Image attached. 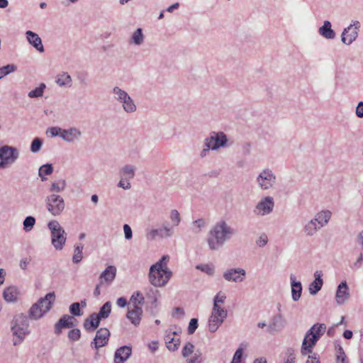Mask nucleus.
I'll use <instances>...</instances> for the list:
<instances>
[{"mask_svg":"<svg viewBox=\"0 0 363 363\" xmlns=\"http://www.w3.org/2000/svg\"><path fill=\"white\" fill-rule=\"evenodd\" d=\"M246 276V272L242 268H232L223 272V277L227 281L242 282Z\"/></svg>","mask_w":363,"mask_h":363,"instance_id":"obj_13","label":"nucleus"},{"mask_svg":"<svg viewBox=\"0 0 363 363\" xmlns=\"http://www.w3.org/2000/svg\"><path fill=\"white\" fill-rule=\"evenodd\" d=\"M243 354V350L238 348L234 354L233 360L230 363H241V358Z\"/></svg>","mask_w":363,"mask_h":363,"instance_id":"obj_59","label":"nucleus"},{"mask_svg":"<svg viewBox=\"0 0 363 363\" xmlns=\"http://www.w3.org/2000/svg\"><path fill=\"white\" fill-rule=\"evenodd\" d=\"M290 281L291 287V296L292 299L294 301H297L301 298L302 294V285L301 283L296 280L294 274L290 275Z\"/></svg>","mask_w":363,"mask_h":363,"instance_id":"obj_24","label":"nucleus"},{"mask_svg":"<svg viewBox=\"0 0 363 363\" xmlns=\"http://www.w3.org/2000/svg\"><path fill=\"white\" fill-rule=\"evenodd\" d=\"M211 313L218 316L220 319L225 320L228 316V311L225 308L222 306H213Z\"/></svg>","mask_w":363,"mask_h":363,"instance_id":"obj_46","label":"nucleus"},{"mask_svg":"<svg viewBox=\"0 0 363 363\" xmlns=\"http://www.w3.org/2000/svg\"><path fill=\"white\" fill-rule=\"evenodd\" d=\"M110 332L106 328H101L96 331L95 337L91 342V347L95 350H99L106 345L108 342Z\"/></svg>","mask_w":363,"mask_h":363,"instance_id":"obj_12","label":"nucleus"},{"mask_svg":"<svg viewBox=\"0 0 363 363\" xmlns=\"http://www.w3.org/2000/svg\"><path fill=\"white\" fill-rule=\"evenodd\" d=\"M66 186V182L64 179H60L53 182L50 186V191L52 192H61L64 191Z\"/></svg>","mask_w":363,"mask_h":363,"instance_id":"obj_43","label":"nucleus"},{"mask_svg":"<svg viewBox=\"0 0 363 363\" xmlns=\"http://www.w3.org/2000/svg\"><path fill=\"white\" fill-rule=\"evenodd\" d=\"M235 233L236 230L225 220H221L217 222L208 233L206 240L209 249L211 250H219Z\"/></svg>","mask_w":363,"mask_h":363,"instance_id":"obj_1","label":"nucleus"},{"mask_svg":"<svg viewBox=\"0 0 363 363\" xmlns=\"http://www.w3.org/2000/svg\"><path fill=\"white\" fill-rule=\"evenodd\" d=\"M285 326V320L281 314L274 315L269 322L267 331L271 334L281 331Z\"/></svg>","mask_w":363,"mask_h":363,"instance_id":"obj_14","label":"nucleus"},{"mask_svg":"<svg viewBox=\"0 0 363 363\" xmlns=\"http://www.w3.org/2000/svg\"><path fill=\"white\" fill-rule=\"evenodd\" d=\"M48 228L50 231L51 243L54 248L56 250H62L67 240V233L64 228L55 220H50Z\"/></svg>","mask_w":363,"mask_h":363,"instance_id":"obj_4","label":"nucleus"},{"mask_svg":"<svg viewBox=\"0 0 363 363\" xmlns=\"http://www.w3.org/2000/svg\"><path fill=\"white\" fill-rule=\"evenodd\" d=\"M194 350V345L191 342H187L182 348V354L184 357H187L192 354Z\"/></svg>","mask_w":363,"mask_h":363,"instance_id":"obj_54","label":"nucleus"},{"mask_svg":"<svg viewBox=\"0 0 363 363\" xmlns=\"http://www.w3.org/2000/svg\"><path fill=\"white\" fill-rule=\"evenodd\" d=\"M48 131L50 133L52 137L62 135L63 129L60 127H52L48 129Z\"/></svg>","mask_w":363,"mask_h":363,"instance_id":"obj_61","label":"nucleus"},{"mask_svg":"<svg viewBox=\"0 0 363 363\" xmlns=\"http://www.w3.org/2000/svg\"><path fill=\"white\" fill-rule=\"evenodd\" d=\"M74 318L69 315H64L55 325V333L59 335L62 328H71L74 326Z\"/></svg>","mask_w":363,"mask_h":363,"instance_id":"obj_19","label":"nucleus"},{"mask_svg":"<svg viewBox=\"0 0 363 363\" xmlns=\"http://www.w3.org/2000/svg\"><path fill=\"white\" fill-rule=\"evenodd\" d=\"M198 328V320L196 318H191L189 327H188V333L189 335H192L195 333L196 328Z\"/></svg>","mask_w":363,"mask_h":363,"instance_id":"obj_58","label":"nucleus"},{"mask_svg":"<svg viewBox=\"0 0 363 363\" xmlns=\"http://www.w3.org/2000/svg\"><path fill=\"white\" fill-rule=\"evenodd\" d=\"M350 297L349 288L347 282L342 281L337 286L335 299L337 304H343Z\"/></svg>","mask_w":363,"mask_h":363,"instance_id":"obj_16","label":"nucleus"},{"mask_svg":"<svg viewBox=\"0 0 363 363\" xmlns=\"http://www.w3.org/2000/svg\"><path fill=\"white\" fill-rule=\"evenodd\" d=\"M144 296L140 291L133 293L130 298V302L133 303V306L135 305L141 306L144 303Z\"/></svg>","mask_w":363,"mask_h":363,"instance_id":"obj_45","label":"nucleus"},{"mask_svg":"<svg viewBox=\"0 0 363 363\" xmlns=\"http://www.w3.org/2000/svg\"><path fill=\"white\" fill-rule=\"evenodd\" d=\"M18 295L19 290L15 286L6 287L3 291V298L8 303L16 302Z\"/></svg>","mask_w":363,"mask_h":363,"instance_id":"obj_25","label":"nucleus"},{"mask_svg":"<svg viewBox=\"0 0 363 363\" xmlns=\"http://www.w3.org/2000/svg\"><path fill=\"white\" fill-rule=\"evenodd\" d=\"M175 335H177L176 332L169 331L164 337L167 347L172 352L177 350L180 344V339L175 337Z\"/></svg>","mask_w":363,"mask_h":363,"instance_id":"obj_22","label":"nucleus"},{"mask_svg":"<svg viewBox=\"0 0 363 363\" xmlns=\"http://www.w3.org/2000/svg\"><path fill=\"white\" fill-rule=\"evenodd\" d=\"M158 237L160 238H168L174 235L173 226L170 227L168 225H164L162 228L157 229Z\"/></svg>","mask_w":363,"mask_h":363,"instance_id":"obj_40","label":"nucleus"},{"mask_svg":"<svg viewBox=\"0 0 363 363\" xmlns=\"http://www.w3.org/2000/svg\"><path fill=\"white\" fill-rule=\"evenodd\" d=\"M225 320L220 319L218 316L211 314L208 319V330L211 333H215L223 324Z\"/></svg>","mask_w":363,"mask_h":363,"instance_id":"obj_34","label":"nucleus"},{"mask_svg":"<svg viewBox=\"0 0 363 363\" xmlns=\"http://www.w3.org/2000/svg\"><path fill=\"white\" fill-rule=\"evenodd\" d=\"M118 103L122 105L123 111L127 113H132L136 111L137 106L129 94L124 96V98Z\"/></svg>","mask_w":363,"mask_h":363,"instance_id":"obj_30","label":"nucleus"},{"mask_svg":"<svg viewBox=\"0 0 363 363\" xmlns=\"http://www.w3.org/2000/svg\"><path fill=\"white\" fill-rule=\"evenodd\" d=\"M69 312L72 315L75 316L81 315L80 303L78 302L72 303L69 306Z\"/></svg>","mask_w":363,"mask_h":363,"instance_id":"obj_56","label":"nucleus"},{"mask_svg":"<svg viewBox=\"0 0 363 363\" xmlns=\"http://www.w3.org/2000/svg\"><path fill=\"white\" fill-rule=\"evenodd\" d=\"M169 218L173 223V226H178L181 222L180 213L176 209H173L170 211Z\"/></svg>","mask_w":363,"mask_h":363,"instance_id":"obj_52","label":"nucleus"},{"mask_svg":"<svg viewBox=\"0 0 363 363\" xmlns=\"http://www.w3.org/2000/svg\"><path fill=\"white\" fill-rule=\"evenodd\" d=\"M320 229H321V227L313 218L306 223L303 226V232L308 237L313 236Z\"/></svg>","mask_w":363,"mask_h":363,"instance_id":"obj_33","label":"nucleus"},{"mask_svg":"<svg viewBox=\"0 0 363 363\" xmlns=\"http://www.w3.org/2000/svg\"><path fill=\"white\" fill-rule=\"evenodd\" d=\"M201 356V353L197 351L190 359H187L186 363H200Z\"/></svg>","mask_w":363,"mask_h":363,"instance_id":"obj_62","label":"nucleus"},{"mask_svg":"<svg viewBox=\"0 0 363 363\" xmlns=\"http://www.w3.org/2000/svg\"><path fill=\"white\" fill-rule=\"evenodd\" d=\"M268 242L267 235L264 233H262L256 240V244L259 247H264Z\"/></svg>","mask_w":363,"mask_h":363,"instance_id":"obj_60","label":"nucleus"},{"mask_svg":"<svg viewBox=\"0 0 363 363\" xmlns=\"http://www.w3.org/2000/svg\"><path fill=\"white\" fill-rule=\"evenodd\" d=\"M143 315V309L141 306L138 305L134 306L132 308H128V311L126 313V318L133 324L135 326H138L140 323L141 317Z\"/></svg>","mask_w":363,"mask_h":363,"instance_id":"obj_15","label":"nucleus"},{"mask_svg":"<svg viewBox=\"0 0 363 363\" xmlns=\"http://www.w3.org/2000/svg\"><path fill=\"white\" fill-rule=\"evenodd\" d=\"M46 205L48 211L55 216L60 215L65 206L62 197L56 194H52L46 198Z\"/></svg>","mask_w":363,"mask_h":363,"instance_id":"obj_8","label":"nucleus"},{"mask_svg":"<svg viewBox=\"0 0 363 363\" xmlns=\"http://www.w3.org/2000/svg\"><path fill=\"white\" fill-rule=\"evenodd\" d=\"M227 136L223 132H211L204 140V146L211 150H216L226 146Z\"/></svg>","mask_w":363,"mask_h":363,"instance_id":"obj_7","label":"nucleus"},{"mask_svg":"<svg viewBox=\"0 0 363 363\" xmlns=\"http://www.w3.org/2000/svg\"><path fill=\"white\" fill-rule=\"evenodd\" d=\"M18 150L12 146L4 145L0 147V169L13 164L18 158Z\"/></svg>","mask_w":363,"mask_h":363,"instance_id":"obj_6","label":"nucleus"},{"mask_svg":"<svg viewBox=\"0 0 363 363\" xmlns=\"http://www.w3.org/2000/svg\"><path fill=\"white\" fill-rule=\"evenodd\" d=\"M318 33L327 40H333L336 37V33L332 28V24L329 21L323 22V26L318 28Z\"/></svg>","mask_w":363,"mask_h":363,"instance_id":"obj_23","label":"nucleus"},{"mask_svg":"<svg viewBox=\"0 0 363 363\" xmlns=\"http://www.w3.org/2000/svg\"><path fill=\"white\" fill-rule=\"evenodd\" d=\"M16 69L17 67L13 64L0 67V79L10 73L15 72Z\"/></svg>","mask_w":363,"mask_h":363,"instance_id":"obj_47","label":"nucleus"},{"mask_svg":"<svg viewBox=\"0 0 363 363\" xmlns=\"http://www.w3.org/2000/svg\"><path fill=\"white\" fill-rule=\"evenodd\" d=\"M277 182V176L269 168L262 169L256 177V183L262 191L273 189Z\"/></svg>","mask_w":363,"mask_h":363,"instance_id":"obj_5","label":"nucleus"},{"mask_svg":"<svg viewBox=\"0 0 363 363\" xmlns=\"http://www.w3.org/2000/svg\"><path fill=\"white\" fill-rule=\"evenodd\" d=\"M336 363H348L347 356L342 347L338 348Z\"/></svg>","mask_w":363,"mask_h":363,"instance_id":"obj_55","label":"nucleus"},{"mask_svg":"<svg viewBox=\"0 0 363 363\" xmlns=\"http://www.w3.org/2000/svg\"><path fill=\"white\" fill-rule=\"evenodd\" d=\"M133 43L137 45H141L144 42V35L140 28H138L132 35Z\"/></svg>","mask_w":363,"mask_h":363,"instance_id":"obj_44","label":"nucleus"},{"mask_svg":"<svg viewBox=\"0 0 363 363\" xmlns=\"http://www.w3.org/2000/svg\"><path fill=\"white\" fill-rule=\"evenodd\" d=\"M315 280L309 285V292L311 295H315L322 288L323 281L321 279V272L316 271L314 274Z\"/></svg>","mask_w":363,"mask_h":363,"instance_id":"obj_28","label":"nucleus"},{"mask_svg":"<svg viewBox=\"0 0 363 363\" xmlns=\"http://www.w3.org/2000/svg\"><path fill=\"white\" fill-rule=\"evenodd\" d=\"M46 88V85L44 83H41L40 86L35 89L28 92V96L30 98H38L43 95L44 90Z\"/></svg>","mask_w":363,"mask_h":363,"instance_id":"obj_42","label":"nucleus"},{"mask_svg":"<svg viewBox=\"0 0 363 363\" xmlns=\"http://www.w3.org/2000/svg\"><path fill=\"white\" fill-rule=\"evenodd\" d=\"M43 141L40 138H35L30 145V151L33 153L38 152L43 145Z\"/></svg>","mask_w":363,"mask_h":363,"instance_id":"obj_51","label":"nucleus"},{"mask_svg":"<svg viewBox=\"0 0 363 363\" xmlns=\"http://www.w3.org/2000/svg\"><path fill=\"white\" fill-rule=\"evenodd\" d=\"M83 249L84 245L82 244H78L74 246V252L72 257V261L74 263L78 264L83 259Z\"/></svg>","mask_w":363,"mask_h":363,"instance_id":"obj_41","label":"nucleus"},{"mask_svg":"<svg viewBox=\"0 0 363 363\" xmlns=\"http://www.w3.org/2000/svg\"><path fill=\"white\" fill-rule=\"evenodd\" d=\"M196 269L206 273L209 276H213L214 274L215 268L213 264H198L196 266Z\"/></svg>","mask_w":363,"mask_h":363,"instance_id":"obj_49","label":"nucleus"},{"mask_svg":"<svg viewBox=\"0 0 363 363\" xmlns=\"http://www.w3.org/2000/svg\"><path fill=\"white\" fill-rule=\"evenodd\" d=\"M207 225L206 221L203 218H199L192 223L191 230L194 233H200Z\"/></svg>","mask_w":363,"mask_h":363,"instance_id":"obj_38","label":"nucleus"},{"mask_svg":"<svg viewBox=\"0 0 363 363\" xmlns=\"http://www.w3.org/2000/svg\"><path fill=\"white\" fill-rule=\"evenodd\" d=\"M116 272L117 270L115 266L110 265L107 267L99 277L100 284H111L116 278Z\"/></svg>","mask_w":363,"mask_h":363,"instance_id":"obj_18","label":"nucleus"},{"mask_svg":"<svg viewBox=\"0 0 363 363\" xmlns=\"http://www.w3.org/2000/svg\"><path fill=\"white\" fill-rule=\"evenodd\" d=\"M360 26L359 21H355L354 24H350L345 28L341 35V40L345 45L352 44L358 36V29Z\"/></svg>","mask_w":363,"mask_h":363,"instance_id":"obj_10","label":"nucleus"},{"mask_svg":"<svg viewBox=\"0 0 363 363\" xmlns=\"http://www.w3.org/2000/svg\"><path fill=\"white\" fill-rule=\"evenodd\" d=\"M112 93L113 94L115 100L118 102L121 101L122 99L124 98V96H127L128 94L125 90L121 89L119 86H114L113 88Z\"/></svg>","mask_w":363,"mask_h":363,"instance_id":"obj_50","label":"nucleus"},{"mask_svg":"<svg viewBox=\"0 0 363 363\" xmlns=\"http://www.w3.org/2000/svg\"><path fill=\"white\" fill-rule=\"evenodd\" d=\"M53 172V167L51 164L42 165L38 169V175L43 182L47 180L45 175H50Z\"/></svg>","mask_w":363,"mask_h":363,"instance_id":"obj_39","label":"nucleus"},{"mask_svg":"<svg viewBox=\"0 0 363 363\" xmlns=\"http://www.w3.org/2000/svg\"><path fill=\"white\" fill-rule=\"evenodd\" d=\"M326 330L324 323H315L306 333L301 346V354L311 353V349L315 345L320 337Z\"/></svg>","mask_w":363,"mask_h":363,"instance_id":"obj_3","label":"nucleus"},{"mask_svg":"<svg viewBox=\"0 0 363 363\" xmlns=\"http://www.w3.org/2000/svg\"><path fill=\"white\" fill-rule=\"evenodd\" d=\"M111 312V303L110 301L106 302L99 309V312L96 315L101 319L107 318Z\"/></svg>","mask_w":363,"mask_h":363,"instance_id":"obj_37","label":"nucleus"},{"mask_svg":"<svg viewBox=\"0 0 363 363\" xmlns=\"http://www.w3.org/2000/svg\"><path fill=\"white\" fill-rule=\"evenodd\" d=\"M306 363H320L319 357L316 353L309 354Z\"/></svg>","mask_w":363,"mask_h":363,"instance_id":"obj_63","label":"nucleus"},{"mask_svg":"<svg viewBox=\"0 0 363 363\" xmlns=\"http://www.w3.org/2000/svg\"><path fill=\"white\" fill-rule=\"evenodd\" d=\"M169 260V257L168 255H163L158 262L150 267L151 273L155 272V269L170 271L167 267Z\"/></svg>","mask_w":363,"mask_h":363,"instance_id":"obj_35","label":"nucleus"},{"mask_svg":"<svg viewBox=\"0 0 363 363\" xmlns=\"http://www.w3.org/2000/svg\"><path fill=\"white\" fill-rule=\"evenodd\" d=\"M135 170L136 168L134 166L125 164L120 169L118 174L121 178L126 179V181H129L134 178L135 175Z\"/></svg>","mask_w":363,"mask_h":363,"instance_id":"obj_31","label":"nucleus"},{"mask_svg":"<svg viewBox=\"0 0 363 363\" xmlns=\"http://www.w3.org/2000/svg\"><path fill=\"white\" fill-rule=\"evenodd\" d=\"M331 215V212L328 210L321 211L315 214L313 219L322 228L328 223Z\"/></svg>","mask_w":363,"mask_h":363,"instance_id":"obj_32","label":"nucleus"},{"mask_svg":"<svg viewBox=\"0 0 363 363\" xmlns=\"http://www.w3.org/2000/svg\"><path fill=\"white\" fill-rule=\"evenodd\" d=\"M274 206V201L273 198L265 196L257 203L254 212L257 215L266 216L272 212Z\"/></svg>","mask_w":363,"mask_h":363,"instance_id":"obj_11","label":"nucleus"},{"mask_svg":"<svg viewBox=\"0 0 363 363\" xmlns=\"http://www.w3.org/2000/svg\"><path fill=\"white\" fill-rule=\"evenodd\" d=\"M172 272L167 270L155 269V272L151 273V269L149 272V281L156 287H162L165 286L172 277Z\"/></svg>","mask_w":363,"mask_h":363,"instance_id":"obj_9","label":"nucleus"},{"mask_svg":"<svg viewBox=\"0 0 363 363\" xmlns=\"http://www.w3.org/2000/svg\"><path fill=\"white\" fill-rule=\"evenodd\" d=\"M11 330L16 337L13 340V345L21 344L30 333L28 316L23 313L15 315L11 322Z\"/></svg>","mask_w":363,"mask_h":363,"instance_id":"obj_2","label":"nucleus"},{"mask_svg":"<svg viewBox=\"0 0 363 363\" xmlns=\"http://www.w3.org/2000/svg\"><path fill=\"white\" fill-rule=\"evenodd\" d=\"M81 332L79 329H72L68 333V337L72 341H77L80 339Z\"/></svg>","mask_w":363,"mask_h":363,"instance_id":"obj_57","label":"nucleus"},{"mask_svg":"<svg viewBox=\"0 0 363 363\" xmlns=\"http://www.w3.org/2000/svg\"><path fill=\"white\" fill-rule=\"evenodd\" d=\"M100 321L96 313H93L84 320V327L88 331H94L99 327Z\"/></svg>","mask_w":363,"mask_h":363,"instance_id":"obj_27","label":"nucleus"},{"mask_svg":"<svg viewBox=\"0 0 363 363\" xmlns=\"http://www.w3.org/2000/svg\"><path fill=\"white\" fill-rule=\"evenodd\" d=\"M355 113L358 118H363V101L358 103Z\"/></svg>","mask_w":363,"mask_h":363,"instance_id":"obj_64","label":"nucleus"},{"mask_svg":"<svg viewBox=\"0 0 363 363\" xmlns=\"http://www.w3.org/2000/svg\"><path fill=\"white\" fill-rule=\"evenodd\" d=\"M226 299V296L222 293V291H219L213 298V305L214 306H221V304L225 303Z\"/></svg>","mask_w":363,"mask_h":363,"instance_id":"obj_53","label":"nucleus"},{"mask_svg":"<svg viewBox=\"0 0 363 363\" xmlns=\"http://www.w3.org/2000/svg\"><path fill=\"white\" fill-rule=\"evenodd\" d=\"M55 82L60 86H71L72 77L67 72H62L57 76Z\"/></svg>","mask_w":363,"mask_h":363,"instance_id":"obj_36","label":"nucleus"},{"mask_svg":"<svg viewBox=\"0 0 363 363\" xmlns=\"http://www.w3.org/2000/svg\"><path fill=\"white\" fill-rule=\"evenodd\" d=\"M82 136V132L75 127H72L68 129H63L62 135L61 138L67 143H74L79 140Z\"/></svg>","mask_w":363,"mask_h":363,"instance_id":"obj_17","label":"nucleus"},{"mask_svg":"<svg viewBox=\"0 0 363 363\" xmlns=\"http://www.w3.org/2000/svg\"><path fill=\"white\" fill-rule=\"evenodd\" d=\"M45 314L38 301L33 304L28 311V318L31 320H38Z\"/></svg>","mask_w":363,"mask_h":363,"instance_id":"obj_29","label":"nucleus"},{"mask_svg":"<svg viewBox=\"0 0 363 363\" xmlns=\"http://www.w3.org/2000/svg\"><path fill=\"white\" fill-rule=\"evenodd\" d=\"M132 349L129 346H123L116 350L114 354L115 363H124L131 355Z\"/></svg>","mask_w":363,"mask_h":363,"instance_id":"obj_20","label":"nucleus"},{"mask_svg":"<svg viewBox=\"0 0 363 363\" xmlns=\"http://www.w3.org/2000/svg\"><path fill=\"white\" fill-rule=\"evenodd\" d=\"M35 224V218L31 216H27L24 219L23 223V230L26 232H29L33 229Z\"/></svg>","mask_w":363,"mask_h":363,"instance_id":"obj_48","label":"nucleus"},{"mask_svg":"<svg viewBox=\"0 0 363 363\" xmlns=\"http://www.w3.org/2000/svg\"><path fill=\"white\" fill-rule=\"evenodd\" d=\"M26 36L28 43L32 45L37 50H38L40 52H44L45 50L42 40L37 33L31 30H28L26 32Z\"/></svg>","mask_w":363,"mask_h":363,"instance_id":"obj_21","label":"nucleus"},{"mask_svg":"<svg viewBox=\"0 0 363 363\" xmlns=\"http://www.w3.org/2000/svg\"><path fill=\"white\" fill-rule=\"evenodd\" d=\"M55 300V294L54 291L47 294L45 297L38 300L39 303L43 308V311L47 313L52 308Z\"/></svg>","mask_w":363,"mask_h":363,"instance_id":"obj_26","label":"nucleus"}]
</instances>
